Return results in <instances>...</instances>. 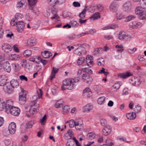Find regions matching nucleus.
Returning <instances> with one entry per match:
<instances>
[{"instance_id": "f257e3e1", "label": "nucleus", "mask_w": 146, "mask_h": 146, "mask_svg": "<svg viewBox=\"0 0 146 146\" xmlns=\"http://www.w3.org/2000/svg\"><path fill=\"white\" fill-rule=\"evenodd\" d=\"M79 81V78L66 79L63 81V86H62V88L63 90L66 89L69 90H72L74 87L75 83L78 82Z\"/></svg>"}, {"instance_id": "f03ea898", "label": "nucleus", "mask_w": 146, "mask_h": 146, "mask_svg": "<svg viewBox=\"0 0 146 146\" xmlns=\"http://www.w3.org/2000/svg\"><path fill=\"white\" fill-rule=\"evenodd\" d=\"M117 38L121 40H123L125 39L126 40H130L131 38V36L129 35H126L124 31H121L118 33Z\"/></svg>"}, {"instance_id": "7ed1b4c3", "label": "nucleus", "mask_w": 146, "mask_h": 146, "mask_svg": "<svg viewBox=\"0 0 146 146\" xmlns=\"http://www.w3.org/2000/svg\"><path fill=\"white\" fill-rule=\"evenodd\" d=\"M17 31L19 32H22L23 30L25 27V23L23 21H19L17 22Z\"/></svg>"}, {"instance_id": "20e7f679", "label": "nucleus", "mask_w": 146, "mask_h": 146, "mask_svg": "<svg viewBox=\"0 0 146 146\" xmlns=\"http://www.w3.org/2000/svg\"><path fill=\"white\" fill-rule=\"evenodd\" d=\"M132 5L131 2L129 1L125 2L123 5V8L125 11L127 12H129L132 8Z\"/></svg>"}, {"instance_id": "39448f33", "label": "nucleus", "mask_w": 146, "mask_h": 146, "mask_svg": "<svg viewBox=\"0 0 146 146\" xmlns=\"http://www.w3.org/2000/svg\"><path fill=\"white\" fill-rule=\"evenodd\" d=\"M4 91L7 93H11L13 90V87L11 85V84L9 82H7L3 86Z\"/></svg>"}, {"instance_id": "423d86ee", "label": "nucleus", "mask_w": 146, "mask_h": 146, "mask_svg": "<svg viewBox=\"0 0 146 146\" xmlns=\"http://www.w3.org/2000/svg\"><path fill=\"white\" fill-rule=\"evenodd\" d=\"M111 131V127L109 125L104 127L102 129V134L105 136L110 134Z\"/></svg>"}, {"instance_id": "0eeeda50", "label": "nucleus", "mask_w": 146, "mask_h": 146, "mask_svg": "<svg viewBox=\"0 0 146 146\" xmlns=\"http://www.w3.org/2000/svg\"><path fill=\"white\" fill-rule=\"evenodd\" d=\"M16 125L14 122H11L8 127V130L10 133L13 134L15 133L16 130Z\"/></svg>"}, {"instance_id": "6e6552de", "label": "nucleus", "mask_w": 146, "mask_h": 146, "mask_svg": "<svg viewBox=\"0 0 146 146\" xmlns=\"http://www.w3.org/2000/svg\"><path fill=\"white\" fill-rule=\"evenodd\" d=\"M35 41V38L33 37H31L27 40V42L25 43V46L29 47L34 46L36 44Z\"/></svg>"}, {"instance_id": "1a4fd4ad", "label": "nucleus", "mask_w": 146, "mask_h": 146, "mask_svg": "<svg viewBox=\"0 0 146 146\" xmlns=\"http://www.w3.org/2000/svg\"><path fill=\"white\" fill-rule=\"evenodd\" d=\"M2 67L3 70L9 73L11 71V67L8 62L6 61L4 62Z\"/></svg>"}, {"instance_id": "9d476101", "label": "nucleus", "mask_w": 146, "mask_h": 146, "mask_svg": "<svg viewBox=\"0 0 146 146\" xmlns=\"http://www.w3.org/2000/svg\"><path fill=\"white\" fill-rule=\"evenodd\" d=\"M20 111V109L19 108L13 106L11 109L10 113L13 115L17 116L19 115Z\"/></svg>"}, {"instance_id": "9b49d317", "label": "nucleus", "mask_w": 146, "mask_h": 146, "mask_svg": "<svg viewBox=\"0 0 146 146\" xmlns=\"http://www.w3.org/2000/svg\"><path fill=\"white\" fill-rule=\"evenodd\" d=\"M86 62L89 66H92L93 64V57L91 56L87 55L86 57Z\"/></svg>"}, {"instance_id": "f8f14e48", "label": "nucleus", "mask_w": 146, "mask_h": 146, "mask_svg": "<svg viewBox=\"0 0 146 146\" xmlns=\"http://www.w3.org/2000/svg\"><path fill=\"white\" fill-rule=\"evenodd\" d=\"M118 8V6L117 3L115 2H113L111 4L110 7V10L111 11L113 12H116Z\"/></svg>"}, {"instance_id": "ddd939ff", "label": "nucleus", "mask_w": 146, "mask_h": 146, "mask_svg": "<svg viewBox=\"0 0 146 146\" xmlns=\"http://www.w3.org/2000/svg\"><path fill=\"white\" fill-rule=\"evenodd\" d=\"M126 116L127 118L128 119L133 120L136 117V115L135 113L130 112L129 113H126Z\"/></svg>"}, {"instance_id": "4468645a", "label": "nucleus", "mask_w": 146, "mask_h": 146, "mask_svg": "<svg viewBox=\"0 0 146 146\" xmlns=\"http://www.w3.org/2000/svg\"><path fill=\"white\" fill-rule=\"evenodd\" d=\"M7 77L5 76L2 75L0 76V85L4 86L7 83Z\"/></svg>"}, {"instance_id": "2eb2a0df", "label": "nucleus", "mask_w": 146, "mask_h": 146, "mask_svg": "<svg viewBox=\"0 0 146 146\" xmlns=\"http://www.w3.org/2000/svg\"><path fill=\"white\" fill-rule=\"evenodd\" d=\"M59 70V68L55 67L52 68V72L50 76V79L52 80L54 77L55 76V74L58 72Z\"/></svg>"}, {"instance_id": "dca6fc26", "label": "nucleus", "mask_w": 146, "mask_h": 146, "mask_svg": "<svg viewBox=\"0 0 146 146\" xmlns=\"http://www.w3.org/2000/svg\"><path fill=\"white\" fill-rule=\"evenodd\" d=\"M2 48L4 51L6 52H8L12 50V48L10 45L7 44H3Z\"/></svg>"}, {"instance_id": "f3484780", "label": "nucleus", "mask_w": 146, "mask_h": 146, "mask_svg": "<svg viewBox=\"0 0 146 146\" xmlns=\"http://www.w3.org/2000/svg\"><path fill=\"white\" fill-rule=\"evenodd\" d=\"M41 54L42 57L45 58H48L52 55L51 52L48 51H45L44 52H42Z\"/></svg>"}, {"instance_id": "a211bd4d", "label": "nucleus", "mask_w": 146, "mask_h": 146, "mask_svg": "<svg viewBox=\"0 0 146 146\" xmlns=\"http://www.w3.org/2000/svg\"><path fill=\"white\" fill-rule=\"evenodd\" d=\"M120 82H118L114 84L111 87V90L113 92L116 91L119 88L121 85Z\"/></svg>"}, {"instance_id": "6ab92c4d", "label": "nucleus", "mask_w": 146, "mask_h": 146, "mask_svg": "<svg viewBox=\"0 0 146 146\" xmlns=\"http://www.w3.org/2000/svg\"><path fill=\"white\" fill-rule=\"evenodd\" d=\"M142 78L141 77H139L138 78L135 79L134 80V82L132 83L133 85L138 86H139L141 84Z\"/></svg>"}, {"instance_id": "aec40b11", "label": "nucleus", "mask_w": 146, "mask_h": 146, "mask_svg": "<svg viewBox=\"0 0 146 146\" xmlns=\"http://www.w3.org/2000/svg\"><path fill=\"white\" fill-rule=\"evenodd\" d=\"M9 83L11 84V85L13 87V89L16 88L17 86H19V82L17 80H11Z\"/></svg>"}, {"instance_id": "412c9836", "label": "nucleus", "mask_w": 146, "mask_h": 146, "mask_svg": "<svg viewBox=\"0 0 146 146\" xmlns=\"http://www.w3.org/2000/svg\"><path fill=\"white\" fill-rule=\"evenodd\" d=\"M100 18V15L99 13L97 12L94 14L93 15L90 17L91 20H95Z\"/></svg>"}, {"instance_id": "4be33fe9", "label": "nucleus", "mask_w": 146, "mask_h": 146, "mask_svg": "<svg viewBox=\"0 0 146 146\" xmlns=\"http://www.w3.org/2000/svg\"><path fill=\"white\" fill-rule=\"evenodd\" d=\"M143 8L141 6L137 7L135 9V13L139 15L143 13Z\"/></svg>"}, {"instance_id": "5701e85b", "label": "nucleus", "mask_w": 146, "mask_h": 146, "mask_svg": "<svg viewBox=\"0 0 146 146\" xmlns=\"http://www.w3.org/2000/svg\"><path fill=\"white\" fill-rule=\"evenodd\" d=\"M87 6H85V8L83 10V11L79 14V16L80 19H83L84 18H85V17L86 12L87 11Z\"/></svg>"}, {"instance_id": "b1692460", "label": "nucleus", "mask_w": 146, "mask_h": 146, "mask_svg": "<svg viewBox=\"0 0 146 146\" xmlns=\"http://www.w3.org/2000/svg\"><path fill=\"white\" fill-rule=\"evenodd\" d=\"M132 74L129 72H127L125 73L120 74L119 75L120 78L125 79L127 77L131 76Z\"/></svg>"}, {"instance_id": "393cba45", "label": "nucleus", "mask_w": 146, "mask_h": 146, "mask_svg": "<svg viewBox=\"0 0 146 146\" xmlns=\"http://www.w3.org/2000/svg\"><path fill=\"white\" fill-rule=\"evenodd\" d=\"M93 108L92 106L90 105V104H88L84 106L83 108L84 111H89L91 110Z\"/></svg>"}, {"instance_id": "a878e982", "label": "nucleus", "mask_w": 146, "mask_h": 146, "mask_svg": "<svg viewBox=\"0 0 146 146\" xmlns=\"http://www.w3.org/2000/svg\"><path fill=\"white\" fill-rule=\"evenodd\" d=\"M75 125H80V127L82 128L83 127L82 120L81 119L76 120L75 121Z\"/></svg>"}, {"instance_id": "bb28decb", "label": "nucleus", "mask_w": 146, "mask_h": 146, "mask_svg": "<svg viewBox=\"0 0 146 146\" xmlns=\"http://www.w3.org/2000/svg\"><path fill=\"white\" fill-rule=\"evenodd\" d=\"M19 57V55L16 54H11L9 56L10 59L11 60H17Z\"/></svg>"}, {"instance_id": "cd10ccee", "label": "nucleus", "mask_w": 146, "mask_h": 146, "mask_svg": "<svg viewBox=\"0 0 146 146\" xmlns=\"http://www.w3.org/2000/svg\"><path fill=\"white\" fill-rule=\"evenodd\" d=\"M32 54V51L29 50H25L23 53L24 56L25 57H28L31 56Z\"/></svg>"}, {"instance_id": "c85d7f7f", "label": "nucleus", "mask_w": 146, "mask_h": 146, "mask_svg": "<svg viewBox=\"0 0 146 146\" xmlns=\"http://www.w3.org/2000/svg\"><path fill=\"white\" fill-rule=\"evenodd\" d=\"M26 97H19V103L21 105L24 104L26 103Z\"/></svg>"}, {"instance_id": "c756f323", "label": "nucleus", "mask_w": 146, "mask_h": 146, "mask_svg": "<svg viewBox=\"0 0 146 146\" xmlns=\"http://www.w3.org/2000/svg\"><path fill=\"white\" fill-rule=\"evenodd\" d=\"M5 107H4V109L5 111L7 113H10L11 111V109L13 108V106H7L6 104H5Z\"/></svg>"}, {"instance_id": "7c9ffc66", "label": "nucleus", "mask_w": 146, "mask_h": 146, "mask_svg": "<svg viewBox=\"0 0 146 146\" xmlns=\"http://www.w3.org/2000/svg\"><path fill=\"white\" fill-rule=\"evenodd\" d=\"M116 15L117 19L118 20H121L125 17V15L123 13L120 12L117 13Z\"/></svg>"}, {"instance_id": "2f4dec72", "label": "nucleus", "mask_w": 146, "mask_h": 146, "mask_svg": "<svg viewBox=\"0 0 146 146\" xmlns=\"http://www.w3.org/2000/svg\"><path fill=\"white\" fill-rule=\"evenodd\" d=\"M104 60L103 58H99L98 59L97 61V64L100 66H101L102 65L104 64Z\"/></svg>"}, {"instance_id": "473e14b6", "label": "nucleus", "mask_w": 146, "mask_h": 146, "mask_svg": "<svg viewBox=\"0 0 146 146\" xmlns=\"http://www.w3.org/2000/svg\"><path fill=\"white\" fill-rule=\"evenodd\" d=\"M5 105V102L3 99L0 98V111L4 110Z\"/></svg>"}, {"instance_id": "72a5a7b5", "label": "nucleus", "mask_w": 146, "mask_h": 146, "mask_svg": "<svg viewBox=\"0 0 146 146\" xmlns=\"http://www.w3.org/2000/svg\"><path fill=\"white\" fill-rule=\"evenodd\" d=\"M85 61L84 57H81L79 58L77 60V64L79 65L82 64Z\"/></svg>"}, {"instance_id": "f704fd0d", "label": "nucleus", "mask_w": 146, "mask_h": 146, "mask_svg": "<svg viewBox=\"0 0 146 146\" xmlns=\"http://www.w3.org/2000/svg\"><path fill=\"white\" fill-rule=\"evenodd\" d=\"M87 136L88 139H92L95 138V134L93 132H91L88 133L87 134Z\"/></svg>"}, {"instance_id": "c9c22d12", "label": "nucleus", "mask_w": 146, "mask_h": 146, "mask_svg": "<svg viewBox=\"0 0 146 146\" xmlns=\"http://www.w3.org/2000/svg\"><path fill=\"white\" fill-rule=\"evenodd\" d=\"M139 18L142 20H146V12L143 11L139 15Z\"/></svg>"}, {"instance_id": "e433bc0d", "label": "nucleus", "mask_w": 146, "mask_h": 146, "mask_svg": "<svg viewBox=\"0 0 146 146\" xmlns=\"http://www.w3.org/2000/svg\"><path fill=\"white\" fill-rule=\"evenodd\" d=\"M34 124L33 121H31L27 122L26 124V127L28 128H30L32 127L33 125Z\"/></svg>"}, {"instance_id": "4c0bfd02", "label": "nucleus", "mask_w": 146, "mask_h": 146, "mask_svg": "<svg viewBox=\"0 0 146 146\" xmlns=\"http://www.w3.org/2000/svg\"><path fill=\"white\" fill-rule=\"evenodd\" d=\"M21 90V92H20L19 97H26V94L25 92V91L22 88L20 87Z\"/></svg>"}, {"instance_id": "58836bf2", "label": "nucleus", "mask_w": 146, "mask_h": 146, "mask_svg": "<svg viewBox=\"0 0 146 146\" xmlns=\"http://www.w3.org/2000/svg\"><path fill=\"white\" fill-rule=\"evenodd\" d=\"M136 17L134 15H130L126 17L125 21L126 22H128L129 21L133 20Z\"/></svg>"}, {"instance_id": "ea45409f", "label": "nucleus", "mask_w": 146, "mask_h": 146, "mask_svg": "<svg viewBox=\"0 0 146 146\" xmlns=\"http://www.w3.org/2000/svg\"><path fill=\"white\" fill-rule=\"evenodd\" d=\"M57 87L56 86H54L51 88V92L52 94L54 95H56L58 91Z\"/></svg>"}, {"instance_id": "a19ab883", "label": "nucleus", "mask_w": 146, "mask_h": 146, "mask_svg": "<svg viewBox=\"0 0 146 146\" xmlns=\"http://www.w3.org/2000/svg\"><path fill=\"white\" fill-rule=\"evenodd\" d=\"M92 88L94 90L96 91L98 93L100 91L101 88L98 86L94 85L92 86Z\"/></svg>"}, {"instance_id": "79ce46f5", "label": "nucleus", "mask_w": 146, "mask_h": 146, "mask_svg": "<svg viewBox=\"0 0 146 146\" xmlns=\"http://www.w3.org/2000/svg\"><path fill=\"white\" fill-rule=\"evenodd\" d=\"M29 5L31 6L35 5L36 3L38 0H27Z\"/></svg>"}, {"instance_id": "37998d69", "label": "nucleus", "mask_w": 146, "mask_h": 146, "mask_svg": "<svg viewBox=\"0 0 146 146\" xmlns=\"http://www.w3.org/2000/svg\"><path fill=\"white\" fill-rule=\"evenodd\" d=\"M105 100V97L104 96L100 97L98 99V102L99 104H102Z\"/></svg>"}, {"instance_id": "c03bdc74", "label": "nucleus", "mask_w": 146, "mask_h": 146, "mask_svg": "<svg viewBox=\"0 0 146 146\" xmlns=\"http://www.w3.org/2000/svg\"><path fill=\"white\" fill-rule=\"evenodd\" d=\"M70 24L72 27H76L78 26L79 25V24L76 21H71L70 22Z\"/></svg>"}, {"instance_id": "a18cd8bd", "label": "nucleus", "mask_w": 146, "mask_h": 146, "mask_svg": "<svg viewBox=\"0 0 146 146\" xmlns=\"http://www.w3.org/2000/svg\"><path fill=\"white\" fill-rule=\"evenodd\" d=\"M140 4L143 9L146 8V0H142L140 1Z\"/></svg>"}, {"instance_id": "49530a36", "label": "nucleus", "mask_w": 146, "mask_h": 146, "mask_svg": "<svg viewBox=\"0 0 146 146\" xmlns=\"http://www.w3.org/2000/svg\"><path fill=\"white\" fill-rule=\"evenodd\" d=\"M56 0H47L48 3L51 6H55L56 4Z\"/></svg>"}, {"instance_id": "de8ad7c7", "label": "nucleus", "mask_w": 146, "mask_h": 146, "mask_svg": "<svg viewBox=\"0 0 146 146\" xmlns=\"http://www.w3.org/2000/svg\"><path fill=\"white\" fill-rule=\"evenodd\" d=\"M63 113L66 114L70 110V108L68 106H65L63 108Z\"/></svg>"}, {"instance_id": "09e8293b", "label": "nucleus", "mask_w": 146, "mask_h": 146, "mask_svg": "<svg viewBox=\"0 0 146 146\" xmlns=\"http://www.w3.org/2000/svg\"><path fill=\"white\" fill-rule=\"evenodd\" d=\"M75 53L76 54L80 56L81 54H82L81 49L80 48H78L75 50Z\"/></svg>"}, {"instance_id": "8fccbe9b", "label": "nucleus", "mask_w": 146, "mask_h": 146, "mask_svg": "<svg viewBox=\"0 0 146 146\" xmlns=\"http://www.w3.org/2000/svg\"><path fill=\"white\" fill-rule=\"evenodd\" d=\"M82 70L84 72H85L89 74H92V71L90 70L88 68H82Z\"/></svg>"}, {"instance_id": "3c124183", "label": "nucleus", "mask_w": 146, "mask_h": 146, "mask_svg": "<svg viewBox=\"0 0 146 146\" xmlns=\"http://www.w3.org/2000/svg\"><path fill=\"white\" fill-rule=\"evenodd\" d=\"M88 46V45L86 43H84L80 45V48L83 49V50H84V52H82L83 53H86L85 48V47Z\"/></svg>"}, {"instance_id": "603ef678", "label": "nucleus", "mask_w": 146, "mask_h": 146, "mask_svg": "<svg viewBox=\"0 0 146 146\" xmlns=\"http://www.w3.org/2000/svg\"><path fill=\"white\" fill-rule=\"evenodd\" d=\"M33 99H34L35 98H36V99L35 100H33V101H32L31 102V108H32L33 106H35L36 105V104H37V103L36 102V99H37V97H36V96H35V95H34L33 96Z\"/></svg>"}, {"instance_id": "864d4df0", "label": "nucleus", "mask_w": 146, "mask_h": 146, "mask_svg": "<svg viewBox=\"0 0 146 146\" xmlns=\"http://www.w3.org/2000/svg\"><path fill=\"white\" fill-rule=\"evenodd\" d=\"M102 51V49L101 48H96L94 51V53L96 54L101 53Z\"/></svg>"}, {"instance_id": "5fc2aeb1", "label": "nucleus", "mask_w": 146, "mask_h": 146, "mask_svg": "<svg viewBox=\"0 0 146 146\" xmlns=\"http://www.w3.org/2000/svg\"><path fill=\"white\" fill-rule=\"evenodd\" d=\"M69 125L71 128H73L75 126V121L73 119L70 120L69 121Z\"/></svg>"}, {"instance_id": "6e6d98bb", "label": "nucleus", "mask_w": 146, "mask_h": 146, "mask_svg": "<svg viewBox=\"0 0 146 146\" xmlns=\"http://www.w3.org/2000/svg\"><path fill=\"white\" fill-rule=\"evenodd\" d=\"M74 142L72 140H68L66 143L67 146H74Z\"/></svg>"}, {"instance_id": "4d7b16f0", "label": "nucleus", "mask_w": 146, "mask_h": 146, "mask_svg": "<svg viewBox=\"0 0 146 146\" xmlns=\"http://www.w3.org/2000/svg\"><path fill=\"white\" fill-rule=\"evenodd\" d=\"M40 57L36 56L33 59V60H32V61L35 62L36 63L38 64L40 63Z\"/></svg>"}, {"instance_id": "13d9d810", "label": "nucleus", "mask_w": 146, "mask_h": 146, "mask_svg": "<svg viewBox=\"0 0 146 146\" xmlns=\"http://www.w3.org/2000/svg\"><path fill=\"white\" fill-rule=\"evenodd\" d=\"M23 17V15L22 14L20 13H17L15 15V19L18 21V19L21 18Z\"/></svg>"}, {"instance_id": "bf43d9fd", "label": "nucleus", "mask_w": 146, "mask_h": 146, "mask_svg": "<svg viewBox=\"0 0 146 146\" xmlns=\"http://www.w3.org/2000/svg\"><path fill=\"white\" fill-rule=\"evenodd\" d=\"M29 111L30 114L32 115L36 114L37 112L36 110H35L32 108H31L29 110Z\"/></svg>"}, {"instance_id": "052dcab7", "label": "nucleus", "mask_w": 146, "mask_h": 146, "mask_svg": "<svg viewBox=\"0 0 146 146\" xmlns=\"http://www.w3.org/2000/svg\"><path fill=\"white\" fill-rule=\"evenodd\" d=\"M143 25L142 23L140 22H138L137 23H136V24H133L132 27L134 26V27H135L137 28H139L141 27Z\"/></svg>"}, {"instance_id": "680f3d73", "label": "nucleus", "mask_w": 146, "mask_h": 146, "mask_svg": "<svg viewBox=\"0 0 146 146\" xmlns=\"http://www.w3.org/2000/svg\"><path fill=\"white\" fill-rule=\"evenodd\" d=\"M51 8L49 10V11H50L52 14L56 13L57 12V10L54 7V6H52Z\"/></svg>"}, {"instance_id": "e2e57ef3", "label": "nucleus", "mask_w": 146, "mask_h": 146, "mask_svg": "<svg viewBox=\"0 0 146 146\" xmlns=\"http://www.w3.org/2000/svg\"><path fill=\"white\" fill-rule=\"evenodd\" d=\"M13 102L11 100H8L6 102L5 104L7 106H13Z\"/></svg>"}, {"instance_id": "0e129e2a", "label": "nucleus", "mask_w": 146, "mask_h": 146, "mask_svg": "<svg viewBox=\"0 0 146 146\" xmlns=\"http://www.w3.org/2000/svg\"><path fill=\"white\" fill-rule=\"evenodd\" d=\"M97 8L100 11H102L104 9V7L101 5L100 4L97 5Z\"/></svg>"}, {"instance_id": "69168bd1", "label": "nucleus", "mask_w": 146, "mask_h": 146, "mask_svg": "<svg viewBox=\"0 0 146 146\" xmlns=\"http://www.w3.org/2000/svg\"><path fill=\"white\" fill-rule=\"evenodd\" d=\"M90 90V89L89 88H86L84 90V94L86 95H87L88 93H91V92Z\"/></svg>"}, {"instance_id": "338daca9", "label": "nucleus", "mask_w": 146, "mask_h": 146, "mask_svg": "<svg viewBox=\"0 0 146 146\" xmlns=\"http://www.w3.org/2000/svg\"><path fill=\"white\" fill-rule=\"evenodd\" d=\"M46 115H44V116L40 119V122L42 125H44L45 124L44 122H45L46 120Z\"/></svg>"}, {"instance_id": "774afa93", "label": "nucleus", "mask_w": 146, "mask_h": 146, "mask_svg": "<svg viewBox=\"0 0 146 146\" xmlns=\"http://www.w3.org/2000/svg\"><path fill=\"white\" fill-rule=\"evenodd\" d=\"M141 107L139 106H137L135 108H134V110L135 112L139 113L141 110Z\"/></svg>"}]
</instances>
